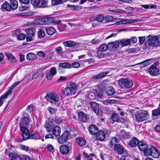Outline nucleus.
<instances>
[{
  "mask_svg": "<svg viewBox=\"0 0 160 160\" xmlns=\"http://www.w3.org/2000/svg\"><path fill=\"white\" fill-rule=\"evenodd\" d=\"M79 120L82 122H85L87 119L86 115L82 112H79L78 113Z\"/></svg>",
  "mask_w": 160,
  "mask_h": 160,
  "instance_id": "c85d7f7f",
  "label": "nucleus"
},
{
  "mask_svg": "<svg viewBox=\"0 0 160 160\" xmlns=\"http://www.w3.org/2000/svg\"><path fill=\"white\" fill-rule=\"evenodd\" d=\"M10 3L12 6V8L13 10H15L18 7V2L16 0H10Z\"/></svg>",
  "mask_w": 160,
  "mask_h": 160,
  "instance_id": "f704fd0d",
  "label": "nucleus"
},
{
  "mask_svg": "<svg viewBox=\"0 0 160 160\" xmlns=\"http://www.w3.org/2000/svg\"><path fill=\"white\" fill-rule=\"evenodd\" d=\"M8 95H7V94H4L0 97V106H1L3 104L2 100L4 98H7Z\"/></svg>",
  "mask_w": 160,
  "mask_h": 160,
  "instance_id": "4d7b16f0",
  "label": "nucleus"
},
{
  "mask_svg": "<svg viewBox=\"0 0 160 160\" xmlns=\"http://www.w3.org/2000/svg\"><path fill=\"white\" fill-rule=\"evenodd\" d=\"M16 86L14 84H13L10 87V88L8 90L7 92L6 93L7 95H11L12 93V90Z\"/></svg>",
  "mask_w": 160,
  "mask_h": 160,
  "instance_id": "5fc2aeb1",
  "label": "nucleus"
},
{
  "mask_svg": "<svg viewBox=\"0 0 160 160\" xmlns=\"http://www.w3.org/2000/svg\"><path fill=\"white\" fill-rule=\"evenodd\" d=\"M121 135L123 139H128L131 138V135L130 132H125L124 130H121Z\"/></svg>",
  "mask_w": 160,
  "mask_h": 160,
  "instance_id": "c756f323",
  "label": "nucleus"
},
{
  "mask_svg": "<svg viewBox=\"0 0 160 160\" xmlns=\"http://www.w3.org/2000/svg\"><path fill=\"white\" fill-rule=\"evenodd\" d=\"M98 130V128L95 125L92 124L88 128L89 131L91 135H96Z\"/></svg>",
  "mask_w": 160,
  "mask_h": 160,
  "instance_id": "a211bd4d",
  "label": "nucleus"
},
{
  "mask_svg": "<svg viewBox=\"0 0 160 160\" xmlns=\"http://www.w3.org/2000/svg\"><path fill=\"white\" fill-rule=\"evenodd\" d=\"M77 87L75 83L73 82L70 83L69 86L65 88L63 92L65 95L66 96H70L71 95H74L75 93V90Z\"/></svg>",
  "mask_w": 160,
  "mask_h": 160,
  "instance_id": "39448f33",
  "label": "nucleus"
},
{
  "mask_svg": "<svg viewBox=\"0 0 160 160\" xmlns=\"http://www.w3.org/2000/svg\"><path fill=\"white\" fill-rule=\"evenodd\" d=\"M158 62H156L151 65L148 69L149 73L152 76H157L159 73V70L157 66L159 65Z\"/></svg>",
  "mask_w": 160,
  "mask_h": 160,
  "instance_id": "6e6552de",
  "label": "nucleus"
},
{
  "mask_svg": "<svg viewBox=\"0 0 160 160\" xmlns=\"http://www.w3.org/2000/svg\"><path fill=\"white\" fill-rule=\"evenodd\" d=\"M146 38H148L147 41L145 42L146 46L148 47H155L159 45L160 42L158 36H155L152 37L151 35H149L148 37H146Z\"/></svg>",
  "mask_w": 160,
  "mask_h": 160,
  "instance_id": "7ed1b4c3",
  "label": "nucleus"
},
{
  "mask_svg": "<svg viewBox=\"0 0 160 160\" xmlns=\"http://www.w3.org/2000/svg\"><path fill=\"white\" fill-rule=\"evenodd\" d=\"M69 151V148L66 145H63L60 147V151L61 154L64 155H67Z\"/></svg>",
  "mask_w": 160,
  "mask_h": 160,
  "instance_id": "6ab92c4d",
  "label": "nucleus"
},
{
  "mask_svg": "<svg viewBox=\"0 0 160 160\" xmlns=\"http://www.w3.org/2000/svg\"><path fill=\"white\" fill-rule=\"evenodd\" d=\"M52 5H57L61 4L60 0H51Z\"/></svg>",
  "mask_w": 160,
  "mask_h": 160,
  "instance_id": "e2e57ef3",
  "label": "nucleus"
},
{
  "mask_svg": "<svg viewBox=\"0 0 160 160\" xmlns=\"http://www.w3.org/2000/svg\"><path fill=\"white\" fill-rule=\"evenodd\" d=\"M122 46H126L130 44V40L129 39H122L120 40Z\"/></svg>",
  "mask_w": 160,
  "mask_h": 160,
  "instance_id": "e433bc0d",
  "label": "nucleus"
},
{
  "mask_svg": "<svg viewBox=\"0 0 160 160\" xmlns=\"http://www.w3.org/2000/svg\"><path fill=\"white\" fill-rule=\"evenodd\" d=\"M145 39V37H140L139 38V42L141 44H142L144 42Z\"/></svg>",
  "mask_w": 160,
  "mask_h": 160,
  "instance_id": "774afa93",
  "label": "nucleus"
},
{
  "mask_svg": "<svg viewBox=\"0 0 160 160\" xmlns=\"http://www.w3.org/2000/svg\"><path fill=\"white\" fill-rule=\"evenodd\" d=\"M53 22V18L50 17L41 18L38 23L41 25H50Z\"/></svg>",
  "mask_w": 160,
  "mask_h": 160,
  "instance_id": "f8f14e48",
  "label": "nucleus"
},
{
  "mask_svg": "<svg viewBox=\"0 0 160 160\" xmlns=\"http://www.w3.org/2000/svg\"><path fill=\"white\" fill-rule=\"evenodd\" d=\"M12 6L7 1H5L2 5L1 8L3 12L10 11L12 8Z\"/></svg>",
  "mask_w": 160,
  "mask_h": 160,
  "instance_id": "412c9836",
  "label": "nucleus"
},
{
  "mask_svg": "<svg viewBox=\"0 0 160 160\" xmlns=\"http://www.w3.org/2000/svg\"><path fill=\"white\" fill-rule=\"evenodd\" d=\"M97 138L100 141H102L105 138V132L102 130L98 131L97 133Z\"/></svg>",
  "mask_w": 160,
  "mask_h": 160,
  "instance_id": "a878e982",
  "label": "nucleus"
},
{
  "mask_svg": "<svg viewBox=\"0 0 160 160\" xmlns=\"http://www.w3.org/2000/svg\"><path fill=\"white\" fill-rule=\"evenodd\" d=\"M29 119L25 116H24L23 118L22 119L20 123V130L22 132H23L22 131V128H25L26 129H28L25 126L28 125L29 124Z\"/></svg>",
  "mask_w": 160,
  "mask_h": 160,
  "instance_id": "4468645a",
  "label": "nucleus"
},
{
  "mask_svg": "<svg viewBox=\"0 0 160 160\" xmlns=\"http://www.w3.org/2000/svg\"><path fill=\"white\" fill-rule=\"evenodd\" d=\"M115 91L112 87H109L106 90V93L108 96L112 95L115 93Z\"/></svg>",
  "mask_w": 160,
  "mask_h": 160,
  "instance_id": "2f4dec72",
  "label": "nucleus"
},
{
  "mask_svg": "<svg viewBox=\"0 0 160 160\" xmlns=\"http://www.w3.org/2000/svg\"><path fill=\"white\" fill-rule=\"evenodd\" d=\"M102 39H93L91 42L93 44H99L102 41Z\"/></svg>",
  "mask_w": 160,
  "mask_h": 160,
  "instance_id": "864d4df0",
  "label": "nucleus"
},
{
  "mask_svg": "<svg viewBox=\"0 0 160 160\" xmlns=\"http://www.w3.org/2000/svg\"><path fill=\"white\" fill-rule=\"evenodd\" d=\"M40 0H31V3L34 6H38L39 7Z\"/></svg>",
  "mask_w": 160,
  "mask_h": 160,
  "instance_id": "de8ad7c7",
  "label": "nucleus"
},
{
  "mask_svg": "<svg viewBox=\"0 0 160 160\" xmlns=\"http://www.w3.org/2000/svg\"><path fill=\"white\" fill-rule=\"evenodd\" d=\"M118 140L116 138H113L110 141L108 144L109 146L111 148H112L113 146L114 147L115 145H117V143H118Z\"/></svg>",
  "mask_w": 160,
  "mask_h": 160,
  "instance_id": "7c9ffc66",
  "label": "nucleus"
},
{
  "mask_svg": "<svg viewBox=\"0 0 160 160\" xmlns=\"http://www.w3.org/2000/svg\"><path fill=\"white\" fill-rule=\"evenodd\" d=\"M26 37V35L24 33H22L17 37V39L18 40H22L24 39Z\"/></svg>",
  "mask_w": 160,
  "mask_h": 160,
  "instance_id": "052dcab7",
  "label": "nucleus"
},
{
  "mask_svg": "<svg viewBox=\"0 0 160 160\" xmlns=\"http://www.w3.org/2000/svg\"><path fill=\"white\" fill-rule=\"evenodd\" d=\"M104 18V16L102 14H99L97 16L94 20H96L100 22H102Z\"/></svg>",
  "mask_w": 160,
  "mask_h": 160,
  "instance_id": "a19ab883",
  "label": "nucleus"
},
{
  "mask_svg": "<svg viewBox=\"0 0 160 160\" xmlns=\"http://www.w3.org/2000/svg\"><path fill=\"white\" fill-rule=\"evenodd\" d=\"M95 95L98 98H102L103 95L102 90V89H100L96 91Z\"/></svg>",
  "mask_w": 160,
  "mask_h": 160,
  "instance_id": "4c0bfd02",
  "label": "nucleus"
},
{
  "mask_svg": "<svg viewBox=\"0 0 160 160\" xmlns=\"http://www.w3.org/2000/svg\"><path fill=\"white\" fill-rule=\"evenodd\" d=\"M6 55L7 57L8 60L10 62H12L13 63H14L16 62V60L15 58L13 56L12 54H6Z\"/></svg>",
  "mask_w": 160,
  "mask_h": 160,
  "instance_id": "58836bf2",
  "label": "nucleus"
},
{
  "mask_svg": "<svg viewBox=\"0 0 160 160\" xmlns=\"http://www.w3.org/2000/svg\"><path fill=\"white\" fill-rule=\"evenodd\" d=\"M140 21L139 19H135L131 20H124V19H122V20L116 23L117 25H120L122 24L131 23L136 22Z\"/></svg>",
  "mask_w": 160,
  "mask_h": 160,
  "instance_id": "4be33fe9",
  "label": "nucleus"
},
{
  "mask_svg": "<svg viewBox=\"0 0 160 160\" xmlns=\"http://www.w3.org/2000/svg\"><path fill=\"white\" fill-rule=\"evenodd\" d=\"M152 59L153 58H151L141 62L137 64V65L143 64V67H145L150 64V61L152 60Z\"/></svg>",
  "mask_w": 160,
  "mask_h": 160,
  "instance_id": "a18cd8bd",
  "label": "nucleus"
},
{
  "mask_svg": "<svg viewBox=\"0 0 160 160\" xmlns=\"http://www.w3.org/2000/svg\"><path fill=\"white\" fill-rule=\"evenodd\" d=\"M54 121L56 123L58 124H61L62 122V118L60 117H58L57 116H56L55 118Z\"/></svg>",
  "mask_w": 160,
  "mask_h": 160,
  "instance_id": "603ef678",
  "label": "nucleus"
},
{
  "mask_svg": "<svg viewBox=\"0 0 160 160\" xmlns=\"http://www.w3.org/2000/svg\"><path fill=\"white\" fill-rule=\"evenodd\" d=\"M111 123L113 124L114 122L117 123H123L124 122V119L122 118H119V115L117 113H113L109 119Z\"/></svg>",
  "mask_w": 160,
  "mask_h": 160,
  "instance_id": "1a4fd4ad",
  "label": "nucleus"
},
{
  "mask_svg": "<svg viewBox=\"0 0 160 160\" xmlns=\"http://www.w3.org/2000/svg\"><path fill=\"white\" fill-rule=\"evenodd\" d=\"M103 52L98 49L97 51L98 56L99 58H102L104 57V54L102 52Z\"/></svg>",
  "mask_w": 160,
  "mask_h": 160,
  "instance_id": "6e6d98bb",
  "label": "nucleus"
},
{
  "mask_svg": "<svg viewBox=\"0 0 160 160\" xmlns=\"http://www.w3.org/2000/svg\"><path fill=\"white\" fill-rule=\"evenodd\" d=\"M105 20L106 22H110L113 21V17L112 16L107 15L104 17Z\"/></svg>",
  "mask_w": 160,
  "mask_h": 160,
  "instance_id": "8fccbe9b",
  "label": "nucleus"
},
{
  "mask_svg": "<svg viewBox=\"0 0 160 160\" xmlns=\"http://www.w3.org/2000/svg\"><path fill=\"white\" fill-rule=\"evenodd\" d=\"M44 127L46 128L47 131L48 133H51L52 132V130L53 129V127L52 126L46 123Z\"/></svg>",
  "mask_w": 160,
  "mask_h": 160,
  "instance_id": "79ce46f5",
  "label": "nucleus"
},
{
  "mask_svg": "<svg viewBox=\"0 0 160 160\" xmlns=\"http://www.w3.org/2000/svg\"><path fill=\"white\" fill-rule=\"evenodd\" d=\"M70 135V132L67 130L65 131L58 139V142L62 144L66 142L68 139V137Z\"/></svg>",
  "mask_w": 160,
  "mask_h": 160,
  "instance_id": "9d476101",
  "label": "nucleus"
},
{
  "mask_svg": "<svg viewBox=\"0 0 160 160\" xmlns=\"http://www.w3.org/2000/svg\"><path fill=\"white\" fill-rule=\"evenodd\" d=\"M22 131L24 132H22V140H26L28 139H38L40 137L39 134L37 132L31 133H29V131L28 129L25 128L21 129Z\"/></svg>",
  "mask_w": 160,
  "mask_h": 160,
  "instance_id": "f257e3e1",
  "label": "nucleus"
},
{
  "mask_svg": "<svg viewBox=\"0 0 160 160\" xmlns=\"http://www.w3.org/2000/svg\"><path fill=\"white\" fill-rule=\"evenodd\" d=\"M118 82L120 86L122 88H130L132 87L133 84V82L128 78H121L118 81Z\"/></svg>",
  "mask_w": 160,
  "mask_h": 160,
  "instance_id": "20e7f679",
  "label": "nucleus"
},
{
  "mask_svg": "<svg viewBox=\"0 0 160 160\" xmlns=\"http://www.w3.org/2000/svg\"><path fill=\"white\" fill-rule=\"evenodd\" d=\"M53 76H54L57 72L56 69L55 67H53L51 68L49 71Z\"/></svg>",
  "mask_w": 160,
  "mask_h": 160,
  "instance_id": "13d9d810",
  "label": "nucleus"
},
{
  "mask_svg": "<svg viewBox=\"0 0 160 160\" xmlns=\"http://www.w3.org/2000/svg\"><path fill=\"white\" fill-rule=\"evenodd\" d=\"M83 154L87 160H92V158L86 152H83Z\"/></svg>",
  "mask_w": 160,
  "mask_h": 160,
  "instance_id": "0e129e2a",
  "label": "nucleus"
},
{
  "mask_svg": "<svg viewBox=\"0 0 160 160\" xmlns=\"http://www.w3.org/2000/svg\"><path fill=\"white\" fill-rule=\"evenodd\" d=\"M45 98L53 105H55L59 101V98L57 94L53 92L47 93Z\"/></svg>",
  "mask_w": 160,
  "mask_h": 160,
  "instance_id": "f03ea898",
  "label": "nucleus"
},
{
  "mask_svg": "<svg viewBox=\"0 0 160 160\" xmlns=\"http://www.w3.org/2000/svg\"><path fill=\"white\" fill-rule=\"evenodd\" d=\"M138 140L136 137H133L128 143V145L130 147H136L139 142Z\"/></svg>",
  "mask_w": 160,
  "mask_h": 160,
  "instance_id": "dca6fc26",
  "label": "nucleus"
},
{
  "mask_svg": "<svg viewBox=\"0 0 160 160\" xmlns=\"http://www.w3.org/2000/svg\"><path fill=\"white\" fill-rule=\"evenodd\" d=\"M107 49H108V45L105 44H103L101 45L98 49L99 50L103 52H105Z\"/></svg>",
  "mask_w": 160,
  "mask_h": 160,
  "instance_id": "ea45409f",
  "label": "nucleus"
},
{
  "mask_svg": "<svg viewBox=\"0 0 160 160\" xmlns=\"http://www.w3.org/2000/svg\"><path fill=\"white\" fill-rule=\"evenodd\" d=\"M43 72V69L42 68H40L36 72L32 77L33 79H35L37 78Z\"/></svg>",
  "mask_w": 160,
  "mask_h": 160,
  "instance_id": "c03bdc74",
  "label": "nucleus"
},
{
  "mask_svg": "<svg viewBox=\"0 0 160 160\" xmlns=\"http://www.w3.org/2000/svg\"><path fill=\"white\" fill-rule=\"evenodd\" d=\"M46 148L48 151L49 152H54V148L52 145L51 144H48L46 146Z\"/></svg>",
  "mask_w": 160,
  "mask_h": 160,
  "instance_id": "3c124183",
  "label": "nucleus"
},
{
  "mask_svg": "<svg viewBox=\"0 0 160 160\" xmlns=\"http://www.w3.org/2000/svg\"><path fill=\"white\" fill-rule=\"evenodd\" d=\"M59 66L60 68H69L70 67V65L67 62L61 63L59 64Z\"/></svg>",
  "mask_w": 160,
  "mask_h": 160,
  "instance_id": "37998d69",
  "label": "nucleus"
},
{
  "mask_svg": "<svg viewBox=\"0 0 160 160\" xmlns=\"http://www.w3.org/2000/svg\"><path fill=\"white\" fill-rule=\"evenodd\" d=\"M152 115L153 116H160V108L152 111Z\"/></svg>",
  "mask_w": 160,
  "mask_h": 160,
  "instance_id": "49530a36",
  "label": "nucleus"
},
{
  "mask_svg": "<svg viewBox=\"0 0 160 160\" xmlns=\"http://www.w3.org/2000/svg\"><path fill=\"white\" fill-rule=\"evenodd\" d=\"M46 78L48 80H51L53 76L48 71L46 72Z\"/></svg>",
  "mask_w": 160,
  "mask_h": 160,
  "instance_id": "bf43d9fd",
  "label": "nucleus"
},
{
  "mask_svg": "<svg viewBox=\"0 0 160 160\" xmlns=\"http://www.w3.org/2000/svg\"><path fill=\"white\" fill-rule=\"evenodd\" d=\"M109 73V72H101L99 73L98 75L93 76L90 79V80L91 81H92L93 80H96L105 77Z\"/></svg>",
  "mask_w": 160,
  "mask_h": 160,
  "instance_id": "2eb2a0df",
  "label": "nucleus"
},
{
  "mask_svg": "<svg viewBox=\"0 0 160 160\" xmlns=\"http://www.w3.org/2000/svg\"><path fill=\"white\" fill-rule=\"evenodd\" d=\"M34 106L32 104H30L28 106L26 109V110L28 112H30L33 110Z\"/></svg>",
  "mask_w": 160,
  "mask_h": 160,
  "instance_id": "69168bd1",
  "label": "nucleus"
},
{
  "mask_svg": "<svg viewBox=\"0 0 160 160\" xmlns=\"http://www.w3.org/2000/svg\"><path fill=\"white\" fill-rule=\"evenodd\" d=\"M61 132L60 128L59 127L56 126L53 127L52 133L53 135L57 137L60 135Z\"/></svg>",
  "mask_w": 160,
  "mask_h": 160,
  "instance_id": "393cba45",
  "label": "nucleus"
},
{
  "mask_svg": "<svg viewBox=\"0 0 160 160\" xmlns=\"http://www.w3.org/2000/svg\"><path fill=\"white\" fill-rule=\"evenodd\" d=\"M89 103L92 109L94 112L97 115H98L99 114V104L94 102H90Z\"/></svg>",
  "mask_w": 160,
  "mask_h": 160,
  "instance_id": "f3484780",
  "label": "nucleus"
},
{
  "mask_svg": "<svg viewBox=\"0 0 160 160\" xmlns=\"http://www.w3.org/2000/svg\"><path fill=\"white\" fill-rule=\"evenodd\" d=\"M48 0H40L39 7L44 8L48 7Z\"/></svg>",
  "mask_w": 160,
  "mask_h": 160,
  "instance_id": "473e14b6",
  "label": "nucleus"
},
{
  "mask_svg": "<svg viewBox=\"0 0 160 160\" xmlns=\"http://www.w3.org/2000/svg\"><path fill=\"white\" fill-rule=\"evenodd\" d=\"M75 141L79 146L82 147L85 146L86 143V140L82 137H78L75 139Z\"/></svg>",
  "mask_w": 160,
  "mask_h": 160,
  "instance_id": "5701e85b",
  "label": "nucleus"
},
{
  "mask_svg": "<svg viewBox=\"0 0 160 160\" xmlns=\"http://www.w3.org/2000/svg\"><path fill=\"white\" fill-rule=\"evenodd\" d=\"M48 34L49 35H52L55 32V30L53 27H48L46 29Z\"/></svg>",
  "mask_w": 160,
  "mask_h": 160,
  "instance_id": "c9c22d12",
  "label": "nucleus"
},
{
  "mask_svg": "<svg viewBox=\"0 0 160 160\" xmlns=\"http://www.w3.org/2000/svg\"><path fill=\"white\" fill-rule=\"evenodd\" d=\"M10 160H22L21 158L15 153L11 152L8 155Z\"/></svg>",
  "mask_w": 160,
  "mask_h": 160,
  "instance_id": "b1692460",
  "label": "nucleus"
},
{
  "mask_svg": "<svg viewBox=\"0 0 160 160\" xmlns=\"http://www.w3.org/2000/svg\"><path fill=\"white\" fill-rule=\"evenodd\" d=\"M148 112L145 110L137 112L135 114V118L138 122L147 120L148 119Z\"/></svg>",
  "mask_w": 160,
  "mask_h": 160,
  "instance_id": "423d86ee",
  "label": "nucleus"
},
{
  "mask_svg": "<svg viewBox=\"0 0 160 160\" xmlns=\"http://www.w3.org/2000/svg\"><path fill=\"white\" fill-rule=\"evenodd\" d=\"M38 35L39 38H42L45 36V32L42 30L40 29L38 31Z\"/></svg>",
  "mask_w": 160,
  "mask_h": 160,
  "instance_id": "09e8293b",
  "label": "nucleus"
},
{
  "mask_svg": "<svg viewBox=\"0 0 160 160\" xmlns=\"http://www.w3.org/2000/svg\"><path fill=\"white\" fill-rule=\"evenodd\" d=\"M58 28L60 32H62L65 30L66 28V26L64 24L59 25L58 26Z\"/></svg>",
  "mask_w": 160,
  "mask_h": 160,
  "instance_id": "680f3d73",
  "label": "nucleus"
},
{
  "mask_svg": "<svg viewBox=\"0 0 160 160\" xmlns=\"http://www.w3.org/2000/svg\"><path fill=\"white\" fill-rule=\"evenodd\" d=\"M138 147L140 151L143 152L145 155H146V152L148 150L150 147L146 143L142 141L139 142Z\"/></svg>",
  "mask_w": 160,
  "mask_h": 160,
  "instance_id": "9b49d317",
  "label": "nucleus"
},
{
  "mask_svg": "<svg viewBox=\"0 0 160 160\" xmlns=\"http://www.w3.org/2000/svg\"><path fill=\"white\" fill-rule=\"evenodd\" d=\"M63 44L65 47L70 48L75 46L76 45V42L74 41L69 40L63 42Z\"/></svg>",
  "mask_w": 160,
  "mask_h": 160,
  "instance_id": "bb28decb",
  "label": "nucleus"
},
{
  "mask_svg": "<svg viewBox=\"0 0 160 160\" xmlns=\"http://www.w3.org/2000/svg\"><path fill=\"white\" fill-rule=\"evenodd\" d=\"M119 44V42L118 41L109 42L108 44V49L110 51H117L118 49Z\"/></svg>",
  "mask_w": 160,
  "mask_h": 160,
  "instance_id": "ddd939ff",
  "label": "nucleus"
},
{
  "mask_svg": "<svg viewBox=\"0 0 160 160\" xmlns=\"http://www.w3.org/2000/svg\"><path fill=\"white\" fill-rule=\"evenodd\" d=\"M35 30L34 28H28L26 30V33L27 36L34 37Z\"/></svg>",
  "mask_w": 160,
  "mask_h": 160,
  "instance_id": "cd10ccee",
  "label": "nucleus"
},
{
  "mask_svg": "<svg viewBox=\"0 0 160 160\" xmlns=\"http://www.w3.org/2000/svg\"><path fill=\"white\" fill-rule=\"evenodd\" d=\"M37 58V55L33 53H29L28 54L26 55V58L28 60L36 59Z\"/></svg>",
  "mask_w": 160,
  "mask_h": 160,
  "instance_id": "72a5a7b5",
  "label": "nucleus"
},
{
  "mask_svg": "<svg viewBox=\"0 0 160 160\" xmlns=\"http://www.w3.org/2000/svg\"><path fill=\"white\" fill-rule=\"evenodd\" d=\"M48 110L50 113L51 114H52L55 113V109L52 108L50 107H48Z\"/></svg>",
  "mask_w": 160,
  "mask_h": 160,
  "instance_id": "338daca9",
  "label": "nucleus"
},
{
  "mask_svg": "<svg viewBox=\"0 0 160 160\" xmlns=\"http://www.w3.org/2000/svg\"><path fill=\"white\" fill-rule=\"evenodd\" d=\"M146 156H151L155 158H158L160 156V153L157 148L154 146L150 147L148 150L146 152Z\"/></svg>",
  "mask_w": 160,
  "mask_h": 160,
  "instance_id": "0eeeda50",
  "label": "nucleus"
},
{
  "mask_svg": "<svg viewBox=\"0 0 160 160\" xmlns=\"http://www.w3.org/2000/svg\"><path fill=\"white\" fill-rule=\"evenodd\" d=\"M113 150L114 151H117L119 155L122 154L124 152L123 147L119 144L115 145L114 147Z\"/></svg>",
  "mask_w": 160,
  "mask_h": 160,
  "instance_id": "aec40b11",
  "label": "nucleus"
}]
</instances>
